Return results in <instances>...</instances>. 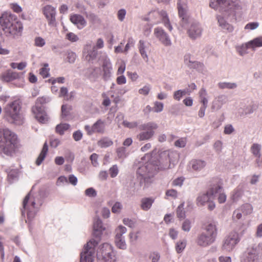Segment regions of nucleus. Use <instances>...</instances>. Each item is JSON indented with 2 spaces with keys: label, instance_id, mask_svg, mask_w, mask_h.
<instances>
[{
  "label": "nucleus",
  "instance_id": "obj_1",
  "mask_svg": "<svg viewBox=\"0 0 262 262\" xmlns=\"http://www.w3.org/2000/svg\"><path fill=\"white\" fill-rule=\"evenodd\" d=\"M43 203V200L40 194H32V190L25 196L23 201L22 214H27V220L29 226L30 222L35 217L40 207Z\"/></svg>",
  "mask_w": 262,
  "mask_h": 262
},
{
  "label": "nucleus",
  "instance_id": "obj_2",
  "mask_svg": "<svg viewBox=\"0 0 262 262\" xmlns=\"http://www.w3.org/2000/svg\"><path fill=\"white\" fill-rule=\"evenodd\" d=\"M17 136L9 129H0V154L7 156L13 154L18 147Z\"/></svg>",
  "mask_w": 262,
  "mask_h": 262
},
{
  "label": "nucleus",
  "instance_id": "obj_3",
  "mask_svg": "<svg viewBox=\"0 0 262 262\" xmlns=\"http://www.w3.org/2000/svg\"><path fill=\"white\" fill-rule=\"evenodd\" d=\"M217 222L212 221L204 225V231L198 235L196 244L202 247H207L215 241L217 234Z\"/></svg>",
  "mask_w": 262,
  "mask_h": 262
},
{
  "label": "nucleus",
  "instance_id": "obj_4",
  "mask_svg": "<svg viewBox=\"0 0 262 262\" xmlns=\"http://www.w3.org/2000/svg\"><path fill=\"white\" fill-rule=\"evenodd\" d=\"M0 25L2 30L9 35H15L23 29L22 23L17 20L15 15L4 12L0 16Z\"/></svg>",
  "mask_w": 262,
  "mask_h": 262
},
{
  "label": "nucleus",
  "instance_id": "obj_5",
  "mask_svg": "<svg viewBox=\"0 0 262 262\" xmlns=\"http://www.w3.org/2000/svg\"><path fill=\"white\" fill-rule=\"evenodd\" d=\"M21 102L16 99L8 103L4 108V118L9 122L17 125L23 123V118L20 113Z\"/></svg>",
  "mask_w": 262,
  "mask_h": 262
},
{
  "label": "nucleus",
  "instance_id": "obj_6",
  "mask_svg": "<svg viewBox=\"0 0 262 262\" xmlns=\"http://www.w3.org/2000/svg\"><path fill=\"white\" fill-rule=\"evenodd\" d=\"M209 5L212 8L228 16H235L236 12L241 9L239 2L236 0H215L211 2Z\"/></svg>",
  "mask_w": 262,
  "mask_h": 262
},
{
  "label": "nucleus",
  "instance_id": "obj_7",
  "mask_svg": "<svg viewBox=\"0 0 262 262\" xmlns=\"http://www.w3.org/2000/svg\"><path fill=\"white\" fill-rule=\"evenodd\" d=\"M144 158H141L138 162L136 171L137 179L140 182V185L144 183H147L157 171V167L149 162H144Z\"/></svg>",
  "mask_w": 262,
  "mask_h": 262
},
{
  "label": "nucleus",
  "instance_id": "obj_8",
  "mask_svg": "<svg viewBox=\"0 0 262 262\" xmlns=\"http://www.w3.org/2000/svg\"><path fill=\"white\" fill-rule=\"evenodd\" d=\"M50 101L51 99L49 97H39L37 99L35 106L32 108L35 118L41 123H46L48 121V117L43 105Z\"/></svg>",
  "mask_w": 262,
  "mask_h": 262
},
{
  "label": "nucleus",
  "instance_id": "obj_9",
  "mask_svg": "<svg viewBox=\"0 0 262 262\" xmlns=\"http://www.w3.org/2000/svg\"><path fill=\"white\" fill-rule=\"evenodd\" d=\"M158 128V124L154 122H149L140 125L139 126L140 132L137 135V139L140 141L150 140L154 136L155 130Z\"/></svg>",
  "mask_w": 262,
  "mask_h": 262
},
{
  "label": "nucleus",
  "instance_id": "obj_10",
  "mask_svg": "<svg viewBox=\"0 0 262 262\" xmlns=\"http://www.w3.org/2000/svg\"><path fill=\"white\" fill-rule=\"evenodd\" d=\"M99 244V240L92 238L84 245L80 253V262H93L95 248Z\"/></svg>",
  "mask_w": 262,
  "mask_h": 262
},
{
  "label": "nucleus",
  "instance_id": "obj_11",
  "mask_svg": "<svg viewBox=\"0 0 262 262\" xmlns=\"http://www.w3.org/2000/svg\"><path fill=\"white\" fill-rule=\"evenodd\" d=\"M220 187L217 186H213V183L210 185L209 188L206 192H200L196 199V204L198 206H204L211 200L214 199V194Z\"/></svg>",
  "mask_w": 262,
  "mask_h": 262
},
{
  "label": "nucleus",
  "instance_id": "obj_12",
  "mask_svg": "<svg viewBox=\"0 0 262 262\" xmlns=\"http://www.w3.org/2000/svg\"><path fill=\"white\" fill-rule=\"evenodd\" d=\"M260 251H262V244L248 248L242 257L241 262H259Z\"/></svg>",
  "mask_w": 262,
  "mask_h": 262
},
{
  "label": "nucleus",
  "instance_id": "obj_13",
  "mask_svg": "<svg viewBox=\"0 0 262 262\" xmlns=\"http://www.w3.org/2000/svg\"><path fill=\"white\" fill-rule=\"evenodd\" d=\"M239 241L238 233L235 231H231L224 238L223 241V250L227 252L233 251Z\"/></svg>",
  "mask_w": 262,
  "mask_h": 262
},
{
  "label": "nucleus",
  "instance_id": "obj_14",
  "mask_svg": "<svg viewBox=\"0 0 262 262\" xmlns=\"http://www.w3.org/2000/svg\"><path fill=\"white\" fill-rule=\"evenodd\" d=\"M203 31L202 25L195 20L190 22L187 27V34L192 40L200 38L202 36Z\"/></svg>",
  "mask_w": 262,
  "mask_h": 262
},
{
  "label": "nucleus",
  "instance_id": "obj_15",
  "mask_svg": "<svg viewBox=\"0 0 262 262\" xmlns=\"http://www.w3.org/2000/svg\"><path fill=\"white\" fill-rule=\"evenodd\" d=\"M100 251L105 262H117L116 252L111 244L104 243L101 246Z\"/></svg>",
  "mask_w": 262,
  "mask_h": 262
},
{
  "label": "nucleus",
  "instance_id": "obj_16",
  "mask_svg": "<svg viewBox=\"0 0 262 262\" xmlns=\"http://www.w3.org/2000/svg\"><path fill=\"white\" fill-rule=\"evenodd\" d=\"M257 105L253 101H244L241 102L238 113L241 117L250 115L257 108Z\"/></svg>",
  "mask_w": 262,
  "mask_h": 262
},
{
  "label": "nucleus",
  "instance_id": "obj_17",
  "mask_svg": "<svg viewBox=\"0 0 262 262\" xmlns=\"http://www.w3.org/2000/svg\"><path fill=\"white\" fill-rule=\"evenodd\" d=\"M177 8L180 18H181V25L183 27H185L188 23V17L187 15V1L186 0H178Z\"/></svg>",
  "mask_w": 262,
  "mask_h": 262
},
{
  "label": "nucleus",
  "instance_id": "obj_18",
  "mask_svg": "<svg viewBox=\"0 0 262 262\" xmlns=\"http://www.w3.org/2000/svg\"><path fill=\"white\" fill-rule=\"evenodd\" d=\"M105 128V121L101 119H98L92 126L89 125H86L84 126V129L89 135H91L94 133L103 134Z\"/></svg>",
  "mask_w": 262,
  "mask_h": 262
},
{
  "label": "nucleus",
  "instance_id": "obj_19",
  "mask_svg": "<svg viewBox=\"0 0 262 262\" xmlns=\"http://www.w3.org/2000/svg\"><path fill=\"white\" fill-rule=\"evenodd\" d=\"M42 12L48 20V25L51 26H55L56 24V8L51 5H46L42 8Z\"/></svg>",
  "mask_w": 262,
  "mask_h": 262
},
{
  "label": "nucleus",
  "instance_id": "obj_20",
  "mask_svg": "<svg viewBox=\"0 0 262 262\" xmlns=\"http://www.w3.org/2000/svg\"><path fill=\"white\" fill-rule=\"evenodd\" d=\"M102 78L105 81L111 80L113 75V66L110 58L105 56L102 64Z\"/></svg>",
  "mask_w": 262,
  "mask_h": 262
},
{
  "label": "nucleus",
  "instance_id": "obj_21",
  "mask_svg": "<svg viewBox=\"0 0 262 262\" xmlns=\"http://www.w3.org/2000/svg\"><path fill=\"white\" fill-rule=\"evenodd\" d=\"M154 35L165 46H170L172 44L168 34L160 27L154 29Z\"/></svg>",
  "mask_w": 262,
  "mask_h": 262
},
{
  "label": "nucleus",
  "instance_id": "obj_22",
  "mask_svg": "<svg viewBox=\"0 0 262 262\" xmlns=\"http://www.w3.org/2000/svg\"><path fill=\"white\" fill-rule=\"evenodd\" d=\"M159 163V164L156 166L157 169L159 170H165L170 168L171 161L168 151H164L161 154Z\"/></svg>",
  "mask_w": 262,
  "mask_h": 262
},
{
  "label": "nucleus",
  "instance_id": "obj_23",
  "mask_svg": "<svg viewBox=\"0 0 262 262\" xmlns=\"http://www.w3.org/2000/svg\"><path fill=\"white\" fill-rule=\"evenodd\" d=\"M83 54L86 61L92 62L97 57L98 51L95 46L91 44H86L83 49Z\"/></svg>",
  "mask_w": 262,
  "mask_h": 262
},
{
  "label": "nucleus",
  "instance_id": "obj_24",
  "mask_svg": "<svg viewBox=\"0 0 262 262\" xmlns=\"http://www.w3.org/2000/svg\"><path fill=\"white\" fill-rule=\"evenodd\" d=\"M235 16H228V14H224L222 13L221 15H217L216 17L219 26L224 30L228 32H232L233 31V26L229 24L225 17H235Z\"/></svg>",
  "mask_w": 262,
  "mask_h": 262
},
{
  "label": "nucleus",
  "instance_id": "obj_25",
  "mask_svg": "<svg viewBox=\"0 0 262 262\" xmlns=\"http://www.w3.org/2000/svg\"><path fill=\"white\" fill-rule=\"evenodd\" d=\"M105 230L102 221L99 217L95 219L93 224V236L96 238L95 240H99L102 234L103 231Z\"/></svg>",
  "mask_w": 262,
  "mask_h": 262
},
{
  "label": "nucleus",
  "instance_id": "obj_26",
  "mask_svg": "<svg viewBox=\"0 0 262 262\" xmlns=\"http://www.w3.org/2000/svg\"><path fill=\"white\" fill-rule=\"evenodd\" d=\"M228 97L225 95H220L214 98L212 102L211 109L212 111H217L227 102Z\"/></svg>",
  "mask_w": 262,
  "mask_h": 262
},
{
  "label": "nucleus",
  "instance_id": "obj_27",
  "mask_svg": "<svg viewBox=\"0 0 262 262\" xmlns=\"http://www.w3.org/2000/svg\"><path fill=\"white\" fill-rule=\"evenodd\" d=\"M71 22L75 25L79 29L83 28L86 25V21L84 17L79 14H74L71 16Z\"/></svg>",
  "mask_w": 262,
  "mask_h": 262
},
{
  "label": "nucleus",
  "instance_id": "obj_28",
  "mask_svg": "<svg viewBox=\"0 0 262 262\" xmlns=\"http://www.w3.org/2000/svg\"><path fill=\"white\" fill-rule=\"evenodd\" d=\"M213 186H217L220 187V190H217L214 194V198L217 197L218 201L220 203H224L226 200V195L223 192V189L220 181L218 179H215L214 182L213 183Z\"/></svg>",
  "mask_w": 262,
  "mask_h": 262
},
{
  "label": "nucleus",
  "instance_id": "obj_29",
  "mask_svg": "<svg viewBox=\"0 0 262 262\" xmlns=\"http://www.w3.org/2000/svg\"><path fill=\"white\" fill-rule=\"evenodd\" d=\"M19 77V75L18 73L13 72L10 70H8L2 74L1 76V79L4 81L9 82L17 79Z\"/></svg>",
  "mask_w": 262,
  "mask_h": 262
},
{
  "label": "nucleus",
  "instance_id": "obj_30",
  "mask_svg": "<svg viewBox=\"0 0 262 262\" xmlns=\"http://www.w3.org/2000/svg\"><path fill=\"white\" fill-rule=\"evenodd\" d=\"M206 164L205 161L199 159H194L190 162V165L192 169L195 171H200L206 166Z\"/></svg>",
  "mask_w": 262,
  "mask_h": 262
},
{
  "label": "nucleus",
  "instance_id": "obj_31",
  "mask_svg": "<svg viewBox=\"0 0 262 262\" xmlns=\"http://www.w3.org/2000/svg\"><path fill=\"white\" fill-rule=\"evenodd\" d=\"M154 202V199L152 198H144L141 199V208L144 211L148 210Z\"/></svg>",
  "mask_w": 262,
  "mask_h": 262
},
{
  "label": "nucleus",
  "instance_id": "obj_32",
  "mask_svg": "<svg viewBox=\"0 0 262 262\" xmlns=\"http://www.w3.org/2000/svg\"><path fill=\"white\" fill-rule=\"evenodd\" d=\"M48 151V145L46 142L43 146V147L41 149V151L38 156V158L36 159V164L37 165L39 166L40 165L42 161L44 160L45 157H46Z\"/></svg>",
  "mask_w": 262,
  "mask_h": 262
},
{
  "label": "nucleus",
  "instance_id": "obj_33",
  "mask_svg": "<svg viewBox=\"0 0 262 262\" xmlns=\"http://www.w3.org/2000/svg\"><path fill=\"white\" fill-rule=\"evenodd\" d=\"M248 47L250 49L255 50L256 48L262 47V36H259L255 38L253 40H251L247 42Z\"/></svg>",
  "mask_w": 262,
  "mask_h": 262
},
{
  "label": "nucleus",
  "instance_id": "obj_34",
  "mask_svg": "<svg viewBox=\"0 0 262 262\" xmlns=\"http://www.w3.org/2000/svg\"><path fill=\"white\" fill-rule=\"evenodd\" d=\"M159 14L162 17V22L165 27H166L169 31H171L172 30V27L170 23L166 12L164 10H161L159 12Z\"/></svg>",
  "mask_w": 262,
  "mask_h": 262
},
{
  "label": "nucleus",
  "instance_id": "obj_35",
  "mask_svg": "<svg viewBox=\"0 0 262 262\" xmlns=\"http://www.w3.org/2000/svg\"><path fill=\"white\" fill-rule=\"evenodd\" d=\"M98 145L101 148H106L113 145V141L107 137H104L101 138L98 141Z\"/></svg>",
  "mask_w": 262,
  "mask_h": 262
},
{
  "label": "nucleus",
  "instance_id": "obj_36",
  "mask_svg": "<svg viewBox=\"0 0 262 262\" xmlns=\"http://www.w3.org/2000/svg\"><path fill=\"white\" fill-rule=\"evenodd\" d=\"M218 87L221 89H235L237 85L235 82H220L217 84Z\"/></svg>",
  "mask_w": 262,
  "mask_h": 262
},
{
  "label": "nucleus",
  "instance_id": "obj_37",
  "mask_svg": "<svg viewBox=\"0 0 262 262\" xmlns=\"http://www.w3.org/2000/svg\"><path fill=\"white\" fill-rule=\"evenodd\" d=\"M115 244L116 246L120 249H126L127 246L124 236H115Z\"/></svg>",
  "mask_w": 262,
  "mask_h": 262
},
{
  "label": "nucleus",
  "instance_id": "obj_38",
  "mask_svg": "<svg viewBox=\"0 0 262 262\" xmlns=\"http://www.w3.org/2000/svg\"><path fill=\"white\" fill-rule=\"evenodd\" d=\"M207 93L206 90L204 88L201 89L199 92V97L200 98V102L202 103V106L207 107L208 100L207 98Z\"/></svg>",
  "mask_w": 262,
  "mask_h": 262
},
{
  "label": "nucleus",
  "instance_id": "obj_39",
  "mask_svg": "<svg viewBox=\"0 0 262 262\" xmlns=\"http://www.w3.org/2000/svg\"><path fill=\"white\" fill-rule=\"evenodd\" d=\"M261 146L260 144L258 143H254L251 146L250 150L253 156L256 158H260L261 157Z\"/></svg>",
  "mask_w": 262,
  "mask_h": 262
},
{
  "label": "nucleus",
  "instance_id": "obj_40",
  "mask_svg": "<svg viewBox=\"0 0 262 262\" xmlns=\"http://www.w3.org/2000/svg\"><path fill=\"white\" fill-rule=\"evenodd\" d=\"M70 127V125L68 123H60L56 126V132L59 135H62Z\"/></svg>",
  "mask_w": 262,
  "mask_h": 262
},
{
  "label": "nucleus",
  "instance_id": "obj_41",
  "mask_svg": "<svg viewBox=\"0 0 262 262\" xmlns=\"http://www.w3.org/2000/svg\"><path fill=\"white\" fill-rule=\"evenodd\" d=\"M18 177V171L17 169H12L8 173V180L10 183L16 181Z\"/></svg>",
  "mask_w": 262,
  "mask_h": 262
},
{
  "label": "nucleus",
  "instance_id": "obj_42",
  "mask_svg": "<svg viewBox=\"0 0 262 262\" xmlns=\"http://www.w3.org/2000/svg\"><path fill=\"white\" fill-rule=\"evenodd\" d=\"M184 203H181L179 205L177 209V216L180 219H184L185 217V212L184 210Z\"/></svg>",
  "mask_w": 262,
  "mask_h": 262
},
{
  "label": "nucleus",
  "instance_id": "obj_43",
  "mask_svg": "<svg viewBox=\"0 0 262 262\" xmlns=\"http://www.w3.org/2000/svg\"><path fill=\"white\" fill-rule=\"evenodd\" d=\"M188 67L190 69H194L201 71L203 70L204 64L200 62L193 60L191 63L189 64Z\"/></svg>",
  "mask_w": 262,
  "mask_h": 262
},
{
  "label": "nucleus",
  "instance_id": "obj_44",
  "mask_svg": "<svg viewBox=\"0 0 262 262\" xmlns=\"http://www.w3.org/2000/svg\"><path fill=\"white\" fill-rule=\"evenodd\" d=\"M191 222L190 220L185 219L182 224V229L185 231L188 232L191 228Z\"/></svg>",
  "mask_w": 262,
  "mask_h": 262
},
{
  "label": "nucleus",
  "instance_id": "obj_45",
  "mask_svg": "<svg viewBox=\"0 0 262 262\" xmlns=\"http://www.w3.org/2000/svg\"><path fill=\"white\" fill-rule=\"evenodd\" d=\"M123 224L130 228H134L136 224L135 219H130L129 218H124L123 220Z\"/></svg>",
  "mask_w": 262,
  "mask_h": 262
},
{
  "label": "nucleus",
  "instance_id": "obj_46",
  "mask_svg": "<svg viewBox=\"0 0 262 262\" xmlns=\"http://www.w3.org/2000/svg\"><path fill=\"white\" fill-rule=\"evenodd\" d=\"M186 245V241L183 240L178 242L176 246V251L178 253H180L182 252L185 249Z\"/></svg>",
  "mask_w": 262,
  "mask_h": 262
},
{
  "label": "nucleus",
  "instance_id": "obj_47",
  "mask_svg": "<svg viewBox=\"0 0 262 262\" xmlns=\"http://www.w3.org/2000/svg\"><path fill=\"white\" fill-rule=\"evenodd\" d=\"M68 61L70 63H73L77 58L76 53L71 51H68L67 52Z\"/></svg>",
  "mask_w": 262,
  "mask_h": 262
},
{
  "label": "nucleus",
  "instance_id": "obj_48",
  "mask_svg": "<svg viewBox=\"0 0 262 262\" xmlns=\"http://www.w3.org/2000/svg\"><path fill=\"white\" fill-rule=\"evenodd\" d=\"M116 152L119 158L124 159L127 156L126 148L124 147H118L116 150Z\"/></svg>",
  "mask_w": 262,
  "mask_h": 262
},
{
  "label": "nucleus",
  "instance_id": "obj_49",
  "mask_svg": "<svg viewBox=\"0 0 262 262\" xmlns=\"http://www.w3.org/2000/svg\"><path fill=\"white\" fill-rule=\"evenodd\" d=\"M151 89V86L147 84L145 85L143 88L140 89L138 91V92L140 94L147 96Z\"/></svg>",
  "mask_w": 262,
  "mask_h": 262
},
{
  "label": "nucleus",
  "instance_id": "obj_50",
  "mask_svg": "<svg viewBox=\"0 0 262 262\" xmlns=\"http://www.w3.org/2000/svg\"><path fill=\"white\" fill-rule=\"evenodd\" d=\"M86 17L93 23H99L100 20L98 16L93 13H88L86 14Z\"/></svg>",
  "mask_w": 262,
  "mask_h": 262
},
{
  "label": "nucleus",
  "instance_id": "obj_51",
  "mask_svg": "<svg viewBox=\"0 0 262 262\" xmlns=\"http://www.w3.org/2000/svg\"><path fill=\"white\" fill-rule=\"evenodd\" d=\"M252 206L250 204H244L241 207V210L243 213L245 214H250L252 212Z\"/></svg>",
  "mask_w": 262,
  "mask_h": 262
},
{
  "label": "nucleus",
  "instance_id": "obj_52",
  "mask_svg": "<svg viewBox=\"0 0 262 262\" xmlns=\"http://www.w3.org/2000/svg\"><path fill=\"white\" fill-rule=\"evenodd\" d=\"M187 143V139L186 138H181L175 141L174 145L177 147H184Z\"/></svg>",
  "mask_w": 262,
  "mask_h": 262
},
{
  "label": "nucleus",
  "instance_id": "obj_53",
  "mask_svg": "<svg viewBox=\"0 0 262 262\" xmlns=\"http://www.w3.org/2000/svg\"><path fill=\"white\" fill-rule=\"evenodd\" d=\"M85 195L89 198H95L97 192L94 188L90 187L85 190Z\"/></svg>",
  "mask_w": 262,
  "mask_h": 262
},
{
  "label": "nucleus",
  "instance_id": "obj_54",
  "mask_svg": "<svg viewBox=\"0 0 262 262\" xmlns=\"http://www.w3.org/2000/svg\"><path fill=\"white\" fill-rule=\"evenodd\" d=\"M164 107V104L162 102L159 101H155L154 102V107H153V111L155 113L161 112Z\"/></svg>",
  "mask_w": 262,
  "mask_h": 262
},
{
  "label": "nucleus",
  "instance_id": "obj_55",
  "mask_svg": "<svg viewBox=\"0 0 262 262\" xmlns=\"http://www.w3.org/2000/svg\"><path fill=\"white\" fill-rule=\"evenodd\" d=\"M48 63H45L44 67L40 69V74L43 77V78H47L49 76V69Z\"/></svg>",
  "mask_w": 262,
  "mask_h": 262
},
{
  "label": "nucleus",
  "instance_id": "obj_56",
  "mask_svg": "<svg viewBox=\"0 0 262 262\" xmlns=\"http://www.w3.org/2000/svg\"><path fill=\"white\" fill-rule=\"evenodd\" d=\"M126 15V11L123 8L119 9L117 13L118 20L121 22L124 20Z\"/></svg>",
  "mask_w": 262,
  "mask_h": 262
},
{
  "label": "nucleus",
  "instance_id": "obj_57",
  "mask_svg": "<svg viewBox=\"0 0 262 262\" xmlns=\"http://www.w3.org/2000/svg\"><path fill=\"white\" fill-rule=\"evenodd\" d=\"M160 254L158 252H151L149 256V258L151 262H158L160 259Z\"/></svg>",
  "mask_w": 262,
  "mask_h": 262
},
{
  "label": "nucleus",
  "instance_id": "obj_58",
  "mask_svg": "<svg viewBox=\"0 0 262 262\" xmlns=\"http://www.w3.org/2000/svg\"><path fill=\"white\" fill-rule=\"evenodd\" d=\"M250 49L247 43L241 45L237 49L238 52L240 55L243 56L247 53V50Z\"/></svg>",
  "mask_w": 262,
  "mask_h": 262
},
{
  "label": "nucleus",
  "instance_id": "obj_59",
  "mask_svg": "<svg viewBox=\"0 0 262 262\" xmlns=\"http://www.w3.org/2000/svg\"><path fill=\"white\" fill-rule=\"evenodd\" d=\"M35 45L38 47H42L46 44L45 39L41 37H36L34 40Z\"/></svg>",
  "mask_w": 262,
  "mask_h": 262
},
{
  "label": "nucleus",
  "instance_id": "obj_60",
  "mask_svg": "<svg viewBox=\"0 0 262 262\" xmlns=\"http://www.w3.org/2000/svg\"><path fill=\"white\" fill-rule=\"evenodd\" d=\"M127 229L126 227L123 226L122 225H120L116 229V235H118V236H123V234L125 233Z\"/></svg>",
  "mask_w": 262,
  "mask_h": 262
},
{
  "label": "nucleus",
  "instance_id": "obj_61",
  "mask_svg": "<svg viewBox=\"0 0 262 262\" xmlns=\"http://www.w3.org/2000/svg\"><path fill=\"white\" fill-rule=\"evenodd\" d=\"M110 176L112 178L116 177L118 174L119 170L117 165H114L109 169Z\"/></svg>",
  "mask_w": 262,
  "mask_h": 262
},
{
  "label": "nucleus",
  "instance_id": "obj_62",
  "mask_svg": "<svg viewBox=\"0 0 262 262\" xmlns=\"http://www.w3.org/2000/svg\"><path fill=\"white\" fill-rule=\"evenodd\" d=\"M258 26H259V23L258 22H251V23H248L245 26V29L253 30H255L256 28H257Z\"/></svg>",
  "mask_w": 262,
  "mask_h": 262
},
{
  "label": "nucleus",
  "instance_id": "obj_63",
  "mask_svg": "<svg viewBox=\"0 0 262 262\" xmlns=\"http://www.w3.org/2000/svg\"><path fill=\"white\" fill-rule=\"evenodd\" d=\"M122 208L121 203L116 202L112 208V211L114 213H119Z\"/></svg>",
  "mask_w": 262,
  "mask_h": 262
},
{
  "label": "nucleus",
  "instance_id": "obj_64",
  "mask_svg": "<svg viewBox=\"0 0 262 262\" xmlns=\"http://www.w3.org/2000/svg\"><path fill=\"white\" fill-rule=\"evenodd\" d=\"M98 155L95 153L93 154L90 156V160L91 161V163L92 165L95 167H97L99 165V163L98 162Z\"/></svg>",
  "mask_w": 262,
  "mask_h": 262
}]
</instances>
